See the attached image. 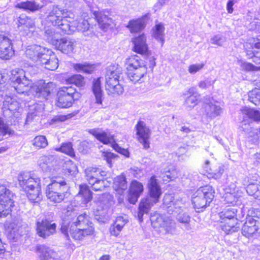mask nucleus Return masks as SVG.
Listing matches in <instances>:
<instances>
[{
  "mask_svg": "<svg viewBox=\"0 0 260 260\" xmlns=\"http://www.w3.org/2000/svg\"><path fill=\"white\" fill-rule=\"evenodd\" d=\"M10 80L13 82L15 90L19 93H23L31 86L32 82L25 76V71L16 69L11 72Z\"/></svg>",
  "mask_w": 260,
  "mask_h": 260,
  "instance_id": "0eeeda50",
  "label": "nucleus"
},
{
  "mask_svg": "<svg viewBox=\"0 0 260 260\" xmlns=\"http://www.w3.org/2000/svg\"><path fill=\"white\" fill-rule=\"evenodd\" d=\"M183 95L185 98L184 104L187 108L191 109L197 105L200 94L194 87L189 88Z\"/></svg>",
  "mask_w": 260,
  "mask_h": 260,
  "instance_id": "72a5a7b5",
  "label": "nucleus"
},
{
  "mask_svg": "<svg viewBox=\"0 0 260 260\" xmlns=\"http://www.w3.org/2000/svg\"><path fill=\"white\" fill-rule=\"evenodd\" d=\"M164 30L165 27L161 23L156 24L153 29V37L158 41H160L161 43V45H162L164 42Z\"/></svg>",
  "mask_w": 260,
  "mask_h": 260,
  "instance_id": "5fc2aeb1",
  "label": "nucleus"
},
{
  "mask_svg": "<svg viewBox=\"0 0 260 260\" xmlns=\"http://www.w3.org/2000/svg\"><path fill=\"white\" fill-rule=\"evenodd\" d=\"M114 188L117 193L122 195L127 189V183L124 176H117L114 180Z\"/></svg>",
  "mask_w": 260,
  "mask_h": 260,
  "instance_id": "79ce46f5",
  "label": "nucleus"
},
{
  "mask_svg": "<svg viewBox=\"0 0 260 260\" xmlns=\"http://www.w3.org/2000/svg\"><path fill=\"white\" fill-rule=\"evenodd\" d=\"M245 49L249 58L256 55L260 57V36L256 39L249 40L245 44Z\"/></svg>",
  "mask_w": 260,
  "mask_h": 260,
  "instance_id": "2f4dec72",
  "label": "nucleus"
},
{
  "mask_svg": "<svg viewBox=\"0 0 260 260\" xmlns=\"http://www.w3.org/2000/svg\"><path fill=\"white\" fill-rule=\"evenodd\" d=\"M35 251L40 260H59L57 252L45 244H38Z\"/></svg>",
  "mask_w": 260,
  "mask_h": 260,
  "instance_id": "6ab92c4d",
  "label": "nucleus"
},
{
  "mask_svg": "<svg viewBox=\"0 0 260 260\" xmlns=\"http://www.w3.org/2000/svg\"><path fill=\"white\" fill-rule=\"evenodd\" d=\"M205 66L204 63L192 64L188 67V72L191 74H195L202 70Z\"/></svg>",
  "mask_w": 260,
  "mask_h": 260,
  "instance_id": "338daca9",
  "label": "nucleus"
},
{
  "mask_svg": "<svg viewBox=\"0 0 260 260\" xmlns=\"http://www.w3.org/2000/svg\"><path fill=\"white\" fill-rule=\"evenodd\" d=\"M145 18L142 17L130 20L126 27L131 33H136L142 31L145 28Z\"/></svg>",
  "mask_w": 260,
  "mask_h": 260,
  "instance_id": "e433bc0d",
  "label": "nucleus"
},
{
  "mask_svg": "<svg viewBox=\"0 0 260 260\" xmlns=\"http://www.w3.org/2000/svg\"><path fill=\"white\" fill-rule=\"evenodd\" d=\"M74 15L70 12L57 6H54L46 18V21L58 28L65 34L70 35L72 27L69 26V19H73Z\"/></svg>",
  "mask_w": 260,
  "mask_h": 260,
  "instance_id": "7ed1b4c3",
  "label": "nucleus"
},
{
  "mask_svg": "<svg viewBox=\"0 0 260 260\" xmlns=\"http://www.w3.org/2000/svg\"><path fill=\"white\" fill-rule=\"evenodd\" d=\"M127 222L128 220L126 218L121 216H118L114 223L110 226V233L111 235L117 237Z\"/></svg>",
  "mask_w": 260,
  "mask_h": 260,
  "instance_id": "f704fd0d",
  "label": "nucleus"
},
{
  "mask_svg": "<svg viewBox=\"0 0 260 260\" xmlns=\"http://www.w3.org/2000/svg\"><path fill=\"white\" fill-rule=\"evenodd\" d=\"M149 197L143 199L140 203L138 218L140 222L143 221L144 214H147L151 208L159 201L162 194L161 188L155 176H152L148 182Z\"/></svg>",
  "mask_w": 260,
  "mask_h": 260,
  "instance_id": "f03ea898",
  "label": "nucleus"
},
{
  "mask_svg": "<svg viewBox=\"0 0 260 260\" xmlns=\"http://www.w3.org/2000/svg\"><path fill=\"white\" fill-rule=\"evenodd\" d=\"M214 190L207 185L199 188L193 194L192 203L197 212L202 211L209 205L214 197Z\"/></svg>",
  "mask_w": 260,
  "mask_h": 260,
  "instance_id": "39448f33",
  "label": "nucleus"
},
{
  "mask_svg": "<svg viewBox=\"0 0 260 260\" xmlns=\"http://www.w3.org/2000/svg\"><path fill=\"white\" fill-rule=\"evenodd\" d=\"M75 91V89L72 86L61 87L57 93V106L62 108L71 107L74 101Z\"/></svg>",
  "mask_w": 260,
  "mask_h": 260,
  "instance_id": "f8f14e48",
  "label": "nucleus"
},
{
  "mask_svg": "<svg viewBox=\"0 0 260 260\" xmlns=\"http://www.w3.org/2000/svg\"><path fill=\"white\" fill-rule=\"evenodd\" d=\"M220 227L223 231L226 234L236 232L239 230V226L237 225V219L231 220L229 221H220Z\"/></svg>",
  "mask_w": 260,
  "mask_h": 260,
  "instance_id": "a18cd8bd",
  "label": "nucleus"
},
{
  "mask_svg": "<svg viewBox=\"0 0 260 260\" xmlns=\"http://www.w3.org/2000/svg\"><path fill=\"white\" fill-rule=\"evenodd\" d=\"M79 193L84 198L86 203L90 201L92 198L91 191L85 184L80 185Z\"/></svg>",
  "mask_w": 260,
  "mask_h": 260,
  "instance_id": "680f3d73",
  "label": "nucleus"
},
{
  "mask_svg": "<svg viewBox=\"0 0 260 260\" xmlns=\"http://www.w3.org/2000/svg\"><path fill=\"white\" fill-rule=\"evenodd\" d=\"M177 171L173 168L161 171V178L165 181L169 182L177 177Z\"/></svg>",
  "mask_w": 260,
  "mask_h": 260,
  "instance_id": "bf43d9fd",
  "label": "nucleus"
},
{
  "mask_svg": "<svg viewBox=\"0 0 260 260\" xmlns=\"http://www.w3.org/2000/svg\"><path fill=\"white\" fill-rule=\"evenodd\" d=\"M102 156L104 159L106 160L109 167H111L114 159L117 158V155L110 152L103 151L102 153Z\"/></svg>",
  "mask_w": 260,
  "mask_h": 260,
  "instance_id": "0e129e2a",
  "label": "nucleus"
},
{
  "mask_svg": "<svg viewBox=\"0 0 260 260\" xmlns=\"http://www.w3.org/2000/svg\"><path fill=\"white\" fill-rule=\"evenodd\" d=\"M127 76L129 80L136 83L144 81L147 68L144 61L137 55L131 56L126 59Z\"/></svg>",
  "mask_w": 260,
  "mask_h": 260,
  "instance_id": "20e7f679",
  "label": "nucleus"
},
{
  "mask_svg": "<svg viewBox=\"0 0 260 260\" xmlns=\"http://www.w3.org/2000/svg\"><path fill=\"white\" fill-rule=\"evenodd\" d=\"M257 176L256 175L251 178L250 176L246 177L243 181V184L246 186L247 192L250 196H253L255 198L257 199L258 191L259 192V184H257Z\"/></svg>",
  "mask_w": 260,
  "mask_h": 260,
  "instance_id": "7c9ffc66",
  "label": "nucleus"
},
{
  "mask_svg": "<svg viewBox=\"0 0 260 260\" xmlns=\"http://www.w3.org/2000/svg\"><path fill=\"white\" fill-rule=\"evenodd\" d=\"M53 159V156H42L39 158L38 163L44 171L52 172L54 170L52 168V165Z\"/></svg>",
  "mask_w": 260,
  "mask_h": 260,
  "instance_id": "c03bdc74",
  "label": "nucleus"
},
{
  "mask_svg": "<svg viewBox=\"0 0 260 260\" xmlns=\"http://www.w3.org/2000/svg\"><path fill=\"white\" fill-rule=\"evenodd\" d=\"M120 73L116 70H108L106 75V89L111 93L120 94L123 93L124 88L119 80Z\"/></svg>",
  "mask_w": 260,
  "mask_h": 260,
  "instance_id": "1a4fd4ad",
  "label": "nucleus"
},
{
  "mask_svg": "<svg viewBox=\"0 0 260 260\" xmlns=\"http://www.w3.org/2000/svg\"><path fill=\"white\" fill-rule=\"evenodd\" d=\"M56 224L52 221L45 219L37 222V232L43 238H47L56 233Z\"/></svg>",
  "mask_w": 260,
  "mask_h": 260,
  "instance_id": "aec40b11",
  "label": "nucleus"
},
{
  "mask_svg": "<svg viewBox=\"0 0 260 260\" xmlns=\"http://www.w3.org/2000/svg\"><path fill=\"white\" fill-rule=\"evenodd\" d=\"M215 83V80H213L210 78L205 79L204 80L201 81L199 84L198 86L200 88L202 89H207L209 87L212 86Z\"/></svg>",
  "mask_w": 260,
  "mask_h": 260,
  "instance_id": "69168bd1",
  "label": "nucleus"
},
{
  "mask_svg": "<svg viewBox=\"0 0 260 260\" xmlns=\"http://www.w3.org/2000/svg\"><path fill=\"white\" fill-rule=\"evenodd\" d=\"M224 42V38L219 35H215L211 39V42L212 44L218 46H222Z\"/></svg>",
  "mask_w": 260,
  "mask_h": 260,
  "instance_id": "774afa93",
  "label": "nucleus"
},
{
  "mask_svg": "<svg viewBox=\"0 0 260 260\" xmlns=\"http://www.w3.org/2000/svg\"><path fill=\"white\" fill-rule=\"evenodd\" d=\"M67 190L68 187L64 180L59 182L54 180L47 185L46 194L51 202L60 203L65 198Z\"/></svg>",
  "mask_w": 260,
  "mask_h": 260,
  "instance_id": "423d86ee",
  "label": "nucleus"
},
{
  "mask_svg": "<svg viewBox=\"0 0 260 260\" xmlns=\"http://www.w3.org/2000/svg\"><path fill=\"white\" fill-rule=\"evenodd\" d=\"M61 231L67 237L69 233L75 240H82L87 236L95 235L93 223L90 221L89 217L86 214L79 215L75 220L71 222L69 217L63 220Z\"/></svg>",
  "mask_w": 260,
  "mask_h": 260,
  "instance_id": "f257e3e1",
  "label": "nucleus"
},
{
  "mask_svg": "<svg viewBox=\"0 0 260 260\" xmlns=\"http://www.w3.org/2000/svg\"><path fill=\"white\" fill-rule=\"evenodd\" d=\"M10 134V128L3 121L0 120V141L4 139V137L7 138Z\"/></svg>",
  "mask_w": 260,
  "mask_h": 260,
  "instance_id": "e2e57ef3",
  "label": "nucleus"
},
{
  "mask_svg": "<svg viewBox=\"0 0 260 260\" xmlns=\"http://www.w3.org/2000/svg\"><path fill=\"white\" fill-rule=\"evenodd\" d=\"M9 76L7 73H0V102H3L4 108L10 111L15 109L17 102L7 94V81Z\"/></svg>",
  "mask_w": 260,
  "mask_h": 260,
  "instance_id": "9d476101",
  "label": "nucleus"
},
{
  "mask_svg": "<svg viewBox=\"0 0 260 260\" xmlns=\"http://www.w3.org/2000/svg\"><path fill=\"white\" fill-rule=\"evenodd\" d=\"M202 112L203 117L213 119L220 115L222 113V109L218 102H210L204 105Z\"/></svg>",
  "mask_w": 260,
  "mask_h": 260,
  "instance_id": "4be33fe9",
  "label": "nucleus"
},
{
  "mask_svg": "<svg viewBox=\"0 0 260 260\" xmlns=\"http://www.w3.org/2000/svg\"><path fill=\"white\" fill-rule=\"evenodd\" d=\"M35 26L33 20L26 16H21L18 19V26L25 29L27 28H32Z\"/></svg>",
  "mask_w": 260,
  "mask_h": 260,
  "instance_id": "4d7b16f0",
  "label": "nucleus"
},
{
  "mask_svg": "<svg viewBox=\"0 0 260 260\" xmlns=\"http://www.w3.org/2000/svg\"><path fill=\"white\" fill-rule=\"evenodd\" d=\"M25 191L26 192L28 199L32 202L38 203L42 200V195L41 191V186Z\"/></svg>",
  "mask_w": 260,
  "mask_h": 260,
  "instance_id": "09e8293b",
  "label": "nucleus"
},
{
  "mask_svg": "<svg viewBox=\"0 0 260 260\" xmlns=\"http://www.w3.org/2000/svg\"><path fill=\"white\" fill-rule=\"evenodd\" d=\"M237 210L234 208H229L225 209L224 210L219 213V215L221 219V221L226 222L233 219H237L235 218Z\"/></svg>",
  "mask_w": 260,
  "mask_h": 260,
  "instance_id": "de8ad7c7",
  "label": "nucleus"
},
{
  "mask_svg": "<svg viewBox=\"0 0 260 260\" xmlns=\"http://www.w3.org/2000/svg\"><path fill=\"white\" fill-rule=\"evenodd\" d=\"M205 165L207 173L213 178L216 179L220 178L224 172L223 167L219 163L213 162L210 164L209 161L206 160Z\"/></svg>",
  "mask_w": 260,
  "mask_h": 260,
  "instance_id": "c756f323",
  "label": "nucleus"
},
{
  "mask_svg": "<svg viewBox=\"0 0 260 260\" xmlns=\"http://www.w3.org/2000/svg\"><path fill=\"white\" fill-rule=\"evenodd\" d=\"M54 88L55 84L53 83H46L44 80H40L36 83L33 89L36 91V96L47 99Z\"/></svg>",
  "mask_w": 260,
  "mask_h": 260,
  "instance_id": "5701e85b",
  "label": "nucleus"
},
{
  "mask_svg": "<svg viewBox=\"0 0 260 260\" xmlns=\"http://www.w3.org/2000/svg\"><path fill=\"white\" fill-rule=\"evenodd\" d=\"M89 133L94 136L99 141L105 144H110L113 146L115 141L112 135L108 132H106L100 129H91Z\"/></svg>",
  "mask_w": 260,
  "mask_h": 260,
  "instance_id": "473e14b6",
  "label": "nucleus"
},
{
  "mask_svg": "<svg viewBox=\"0 0 260 260\" xmlns=\"http://www.w3.org/2000/svg\"><path fill=\"white\" fill-rule=\"evenodd\" d=\"M20 220L16 217L13 218L10 221H7L5 227L8 238L16 241L21 235V228L20 225Z\"/></svg>",
  "mask_w": 260,
  "mask_h": 260,
  "instance_id": "a211bd4d",
  "label": "nucleus"
},
{
  "mask_svg": "<svg viewBox=\"0 0 260 260\" xmlns=\"http://www.w3.org/2000/svg\"><path fill=\"white\" fill-rule=\"evenodd\" d=\"M67 82L78 87H82L85 85V79L80 75H75L70 77L68 79Z\"/></svg>",
  "mask_w": 260,
  "mask_h": 260,
  "instance_id": "13d9d810",
  "label": "nucleus"
},
{
  "mask_svg": "<svg viewBox=\"0 0 260 260\" xmlns=\"http://www.w3.org/2000/svg\"><path fill=\"white\" fill-rule=\"evenodd\" d=\"M56 48L65 54L72 53L76 46V42L69 38H63L58 40L55 45Z\"/></svg>",
  "mask_w": 260,
  "mask_h": 260,
  "instance_id": "c85d7f7f",
  "label": "nucleus"
},
{
  "mask_svg": "<svg viewBox=\"0 0 260 260\" xmlns=\"http://www.w3.org/2000/svg\"><path fill=\"white\" fill-rule=\"evenodd\" d=\"M144 190L143 184L134 180L131 183L128 194V200L131 204H135Z\"/></svg>",
  "mask_w": 260,
  "mask_h": 260,
  "instance_id": "bb28decb",
  "label": "nucleus"
},
{
  "mask_svg": "<svg viewBox=\"0 0 260 260\" xmlns=\"http://www.w3.org/2000/svg\"><path fill=\"white\" fill-rule=\"evenodd\" d=\"M98 168L89 167L85 170L86 180L92 185V189L98 191L102 190L106 185L105 180L98 177Z\"/></svg>",
  "mask_w": 260,
  "mask_h": 260,
  "instance_id": "4468645a",
  "label": "nucleus"
},
{
  "mask_svg": "<svg viewBox=\"0 0 260 260\" xmlns=\"http://www.w3.org/2000/svg\"><path fill=\"white\" fill-rule=\"evenodd\" d=\"M74 68L78 72L90 74L95 70V66L94 64L85 62L75 64H74Z\"/></svg>",
  "mask_w": 260,
  "mask_h": 260,
  "instance_id": "3c124183",
  "label": "nucleus"
},
{
  "mask_svg": "<svg viewBox=\"0 0 260 260\" xmlns=\"http://www.w3.org/2000/svg\"><path fill=\"white\" fill-rule=\"evenodd\" d=\"M16 7L25 10L34 12L41 9L43 7V5L34 1H27L26 2H22L18 3L16 5Z\"/></svg>",
  "mask_w": 260,
  "mask_h": 260,
  "instance_id": "ea45409f",
  "label": "nucleus"
},
{
  "mask_svg": "<svg viewBox=\"0 0 260 260\" xmlns=\"http://www.w3.org/2000/svg\"><path fill=\"white\" fill-rule=\"evenodd\" d=\"M14 53L10 39L0 35V58L8 59L13 55Z\"/></svg>",
  "mask_w": 260,
  "mask_h": 260,
  "instance_id": "393cba45",
  "label": "nucleus"
},
{
  "mask_svg": "<svg viewBox=\"0 0 260 260\" xmlns=\"http://www.w3.org/2000/svg\"><path fill=\"white\" fill-rule=\"evenodd\" d=\"M54 149L57 151L61 152L72 157L75 155L74 149L71 143H63L60 147L56 148Z\"/></svg>",
  "mask_w": 260,
  "mask_h": 260,
  "instance_id": "052dcab7",
  "label": "nucleus"
},
{
  "mask_svg": "<svg viewBox=\"0 0 260 260\" xmlns=\"http://www.w3.org/2000/svg\"><path fill=\"white\" fill-rule=\"evenodd\" d=\"M260 228V221L252 216H248L242 228L243 236L250 238L256 235Z\"/></svg>",
  "mask_w": 260,
  "mask_h": 260,
  "instance_id": "f3484780",
  "label": "nucleus"
},
{
  "mask_svg": "<svg viewBox=\"0 0 260 260\" xmlns=\"http://www.w3.org/2000/svg\"><path fill=\"white\" fill-rule=\"evenodd\" d=\"M242 197V192L238 189H234L233 191H226L223 195V198L226 203L231 204L233 205H236L240 198Z\"/></svg>",
  "mask_w": 260,
  "mask_h": 260,
  "instance_id": "58836bf2",
  "label": "nucleus"
},
{
  "mask_svg": "<svg viewBox=\"0 0 260 260\" xmlns=\"http://www.w3.org/2000/svg\"><path fill=\"white\" fill-rule=\"evenodd\" d=\"M92 91L95 98V103L102 105L104 92L101 88V82L100 78L93 80L92 86Z\"/></svg>",
  "mask_w": 260,
  "mask_h": 260,
  "instance_id": "c9c22d12",
  "label": "nucleus"
},
{
  "mask_svg": "<svg viewBox=\"0 0 260 260\" xmlns=\"http://www.w3.org/2000/svg\"><path fill=\"white\" fill-rule=\"evenodd\" d=\"M39 65L44 66L45 68L48 70L54 71L58 67V60L51 50L47 49Z\"/></svg>",
  "mask_w": 260,
  "mask_h": 260,
  "instance_id": "a878e982",
  "label": "nucleus"
},
{
  "mask_svg": "<svg viewBox=\"0 0 260 260\" xmlns=\"http://www.w3.org/2000/svg\"><path fill=\"white\" fill-rule=\"evenodd\" d=\"M96 202L97 204H99L101 206V208L98 209V210H101L104 209V208H106L112 206L114 204V200L111 194L105 193L101 196Z\"/></svg>",
  "mask_w": 260,
  "mask_h": 260,
  "instance_id": "49530a36",
  "label": "nucleus"
},
{
  "mask_svg": "<svg viewBox=\"0 0 260 260\" xmlns=\"http://www.w3.org/2000/svg\"><path fill=\"white\" fill-rule=\"evenodd\" d=\"M150 220L153 227L163 228L168 233H172L175 229L176 222L166 215L155 213L151 216Z\"/></svg>",
  "mask_w": 260,
  "mask_h": 260,
  "instance_id": "9b49d317",
  "label": "nucleus"
},
{
  "mask_svg": "<svg viewBox=\"0 0 260 260\" xmlns=\"http://www.w3.org/2000/svg\"><path fill=\"white\" fill-rule=\"evenodd\" d=\"M241 114L244 119L241 122L239 128L241 131L247 134L252 128V123H250L248 119L245 118H248L255 121H260V112L247 107H243L241 109Z\"/></svg>",
  "mask_w": 260,
  "mask_h": 260,
  "instance_id": "ddd939ff",
  "label": "nucleus"
},
{
  "mask_svg": "<svg viewBox=\"0 0 260 260\" xmlns=\"http://www.w3.org/2000/svg\"><path fill=\"white\" fill-rule=\"evenodd\" d=\"M47 49L37 45L28 46L26 51V56L39 65L42 56L47 52Z\"/></svg>",
  "mask_w": 260,
  "mask_h": 260,
  "instance_id": "b1692460",
  "label": "nucleus"
},
{
  "mask_svg": "<svg viewBox=\"0 0 260 260\" xmlns=\"http://www.w3.org/2000/svg\"><path fill=\"white\" fill-rule=\"evenodd\" d=\"M132 42L134 52L141 54H147L148 48L146 43V37L144 34L133 38Z\"/></svg>",
  "mask_w": 260,
  "mask_h": 260,
  "instance_id": "cd10ccee",
  "label": "nucleus"
},
{
  "mask_svg": "<svg viewBox=\"0 0 260 260\" xmlns=\"http://www.w3.org/2000/svg\"><path fill=\"white\" fill-rule=\"evenodd\" d=\"M44 37L50 43L55 45L58 42L59 35L56 33L53 28H45Z\"/></svg>",
  "mask_w": 260,
  "mask_h": 260,
  "instance_id": "8fccbe9b",
  "label": "nucleus"
},
{
  "mask_svg": "<svg viewBox=\"0 0 260 260\" xmlns=\"http://www.w3.org/2000/svg\"><path fill=\"white\" fill-rule=\"evenodd\" d=\"M93 15L96 18L100 27L103 30L107 29L112 22V19L108 17L105 11H94Z\"/></svg>",
  "mask_w": 260,
  "mask_h": 260,
  "instance_id": "4c0bfd02",
  "label": "nucleus"
},
{
  "mask_svg": "<svg viewBox=\"0 0 260 260\" xmlns=\"http://www.w3.org/2000/svg\"><path fill=\"white\" fill-rule=\"evenodd\" d=\"M32 145L37 149H40L46 148L48 143L45 136L39 135L35 137L32 140Z\"/></svg>",
  "mask_w": 260,
  "mask_h": 260,
  "instance_id": "864d4df0",
  "label": "nucleus"
},
{
  "mask_svg": "<svg viewBox=\"0 0 260 260\" xmlns=\"http://www.w3.org/2000/svg\"><path fill=\"white\" fill-rule=\"evenodd\" d=\"M71 20L70 19L69 26H73L74 28L71 30V34H73L76 30L84 32L88 29L89 24L87 20L81 19L77 21V20L71 21Z\"/></svg>",
  "mask_w": 260,
  "mask_h": 260,
  "instance_id": "37998d69",
  "label": "nucleus"
},
{
  "mask_svg": "<svg viewBox=\"0 0 260 260\" xmlns=\"http://www.w3.org/2000/svg\"><path fill=\"white\" fill-rule=\"evenodd\" d=\"M136 135L139 141L143 144L145 149L149 148V138L151 135V130L142 121H139L135 126Z\"/></svg>",
  "mask_w": 260,
  "mask_h": 260,
  "instance_id": "dca6fc26",
  "label": "nucleus"
},
{
  "mask_svg": "<svg viewBox=\"0 0 260 260\" xmlns=\"http://www.w3.org/2000/svg\"><path fill=\"white\" fill-rule=\"evenodd\" d=\"M249 101L260 109V89L255 88L248 92Z\"/></svg>",
  "mask_w": 260,
  "mask_h": 260,
  "instance_id": "6e6d98bb",
  "label": "nucleus"
},
{
  "mask_svg": "<svg viewBox=\"0 0 260 260\" xmlns=\"http://www.w3.org/2000/svg\"><path fill=\"white\" fill-rule=\"evenodd\" d=\"M13 204L12 193L5 185L0 183V217L10 213Z\"/></svg>",
  "mask_w": 260,
  "mask_h": 260,
  "instance_id": "6e6552de",
  "label": "nucleus"
},
{
  "mask_svg": "<svg viewBox=\"0 0 260 260\" xmlns=\"http://www.w3.org/2000/svg\"><path fill=\"white\" fill-rule=\"evenodd\" d=\"M18 180L20 186L24 191L41 186L40 178L28 173H20Z\"/></svg>",
  "mask_w": 260,
  "mask_h": 260,
  "instance_id": "2eb2a0df",
  "label": "nucleus"
},
{
  "mask_svg": "<svg viewBox=\"0 0 260 260\" xmlns=\"http://www.w3.org/2000/svg\"><path fill=\"white\" fill-rule=\"evenodd\" d=\"M176 216V220L181 223L184 224L185 225V229L187 230L191 229V227L189 225V222L190 221V216L188 214L183 211V210L180 212H178L175 215Z\"/></svg>",
  "mask_w": 260,
  "mask_h": 260,
  "instance_id": "603ef678",
  "label": "nucleus"
},
{
  "mask_svg": "<svg viewBox=\"0 0 260 260\" xmlns=\"http://www.w3.org/2000/svg\"><path fill=\"white\" fill-rule=\"evenodd\" d=\"M163 201L164 205L167 208V212L170 214L175 216L183 210V204L181 200H175L170 194L165 195Z\"/></svg>",
  "mask_w": 260,
  "mask_h": 260,
  "instance_id": "412c9836",
  "label": "nucleus"
},
{
  "mask_svg": "<svg viewBox=\"0 0 260 260\" xmlns=\"http://www.w3.org/2000/svg\"><path fill=\"white\" fill-rule=\"evenodd\" d=\"M62 170L63 173L68 175H75L78 173V168L76 165L71 160H62Z\"/></svg>",
  "mask_w": 260,
  "mask_h": 260,
  "instance_id": "a19ab883",
  "label": "nucleus"
}]
</instances>
